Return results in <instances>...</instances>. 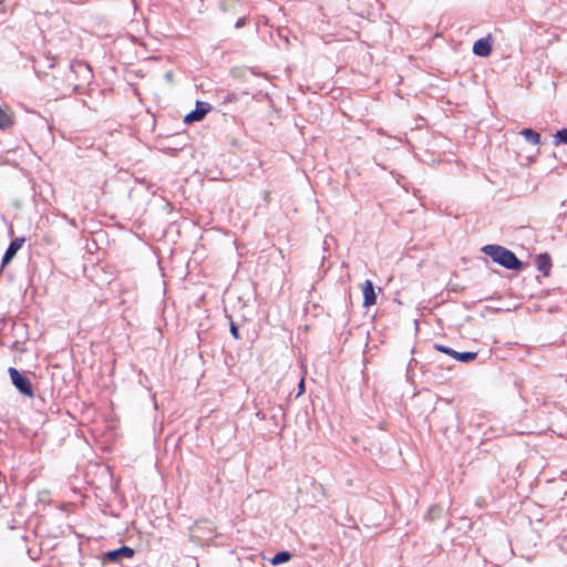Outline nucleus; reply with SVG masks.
Segmentation results:
<instances>
[{"mask_svg":"<svg viewBox=\"0 0 567 567\" xmlns=\"http://www.w3.org/2000/svg\"><path fill=\"white\" fill-rule=\"evenodd\" d=\"M482 251L506 269L518 270L523 266L516 255L503 246L486 245L482 248Z\"/></svg>","mask_w":567,"mask_h":567,"instance_id":"1","label":"nucleus"},{"mask_svg":"<svg viewBox=\"0 0 567 567\" xmlns=\"http://www.w3.org/2000/svg\"><path fill=\"white\" fill-rule=\"evenodd\" d=\"M9 374L13 385L20 393L28 398H32L34 395L32 384L27 377L21 374L16 368H9Z\"/></svg>","mask_w":567,"mask_h":567,"instance_id":"2","label":"nucleus"},{"mask_svg":"<svg viewBox=\"0 0 567 567\" xmlns=\"http://www.w3.org/2000/svg\"><path fill=\"white\" fill-rule=\"evenodd\" d=\"M24 240L25 239L23 237H18L10 243L9 247L7 248L2 257L1 269L4 268L14 258L18 250L21 249Z\"/></svg>","mask_w":567,"mask_h":567,"instance_id":"3","label":"nucleus"},{"mask_svg":"<svg viewBox=\"0 0 567 567\" xmlns=\"http://www.w3.org/2000/svg\"><path fill=\"white\" fill-rule=\"evenodd\" d=\"M210 110V105L205 102H197L196 110L192 111L185 116L186 123L202 121Z\"/></svg>","mask_w":567,"mask_h":567,"instance_id":"4","label":"nucleus"},{"mask_svg":"<svg viewBox=\"0 0 567 567\" xmlns=\"http://www.w3.org/2000/svg\"><path fill=\"white\" fill-rule=\"evenodd\" d=\"M492 52V41L491 38H483L475 41L473 45V53L477 56H488Z\"/></svg>","mask_w":567,"mask_h":567,"instance_id":"5","label":"nucleus"},{"mask_svg":"<svg viewBox=\"0 0 567 567\" xmlns=\"http://www.w3.org/2000/svg\"><path fill=\"white\" fill-rule=\"evenodd\" d=\"M362 292H363V305L364 307H370L375 305L377 302V293L374 291V287L371 280H365L362 285Z\"/></svg>","mask_w":567,"mask_h":567,"instance_id":"6","label":"nucleus"},{"mask_svg":"<svg viewBox=\"0 0 567 567\" xmlns=\"http://www.w3.org/2000/svg\"><path fill=\"white\" fill-rule=\"evenodd\" d=\"M134 555V550L131 547L122 546L117 549L110 550L105 554L107 560L118 561L122 556L131 558Z\"/></svg>","mask_w":567,"mask_h":567,"instance_id":"7","label":"nucleus"},{"mask_svg":"<svg viewBox=\"0 0 567 567\" xmlns=\"http://www.w3.org/2000/svg\"><path fill=\"white\" fill-rule=\"evenodd\" d=\"M537 269L545 276L549 275L551 268V260L547 254L537 256L536 259Z\"/></svg>","mask_w":567,"mask_h":567,"instance_id":"8","label":"nucleus"},{"mask_svg":"<svg viewBox=\"0 0 567 567\" xmlns=\"http://www.w3.org/2000/svg\"><path fill=\"white\" fill-rule=\"evenodd\" d=\"M12 114L0 106V130H8L13 125Z\"/></svg>","mask_w":567,"mask_h":567,"instance_id":"9","label":"nucleus"},{"mask_svg":"<svg viewBox=\"0 0 567 567\" xmlns=\"http://www.w3.org/2000/svg\"><path fill=\"white\" fill-rule=\"evenodd\" d=\"M519 134L523 135L524 138L533 145L540 144V135L532 128H524L519 132Z\"/></svg>","mask_w":567,"mask_h":567,"instance_id":"10","label":"nucleus"},{"mask_svg":"<svg viewBox=\"0 0 567 567\" xmlns=\"http://www.w3.org/2000/svg\"><path fill=\"white\" fill-rule=\"evenodd\" d=\"M477 357V353L476 352H471V351H466V352H457V351H454V354H453V358L461 361V362H470V361H473L475 360Z\"/></svg>","mask_w":567,"mask_h":567,"instance_id":"11","label":"nucleus"},{"mask_svg":"<svg viewBox=\"0 0 567 567\" xmlns=\"http://www.w3.org/2000/svg\"><path fill=\"white\" fill-rule=\"evenodd\" d=\"M291 558V554L289 551H279L271 558V564L277 566L284 563L289 561Z\"/></svg>","mask_w":567,"mask_h":567,"instance_id":"12","label":"nucleus"},{"mask_svg":"<svg viewBox=\"0 0 567 567\" xmlns=\"http://www.w3.org/2000/svg\"><path fill=\"white\" fill-rule=\"evenodd\" d=\"M561 143L567 144V130L566 128L559 130L554 136L555 145H559Z\"/></svg>","mask_w":567,"mask_h":567,"instance_id":"13","label":"nucleus"},{"mask_svg":"<svg viewBox=\"0 0 567 567\" xmlns=\"http://www.w3.org/2000/svg\"><path fill=\"white\" fill-rule=\"evenodd\" d=\"M434 349L442 352V353H445V354H449L451 357H453L454 354V351L453 349L446 347V346H443V344H439V343H435L434 346Z\"/></svg>","mask_w":567,"mask_h":567,"instance_id":"14","label":"nucleus"},{"mask_svg":"<svg viewBox=\"0 0 567 567\" xmlns=\"http://www.w3.org/2000/svg\"><path fill=\"white\" fill-rule=\"evenodd\" d=\"M230 333L235 339H239L238 328L234 323L230 326Z\"/></svg>","mask_w":567,"mask_h":567,"instance_id":"15","label":"nucleus"},{"mask_svg":"<svg viewBox=\"0 0 567 567\" xmlns=\"http://www.w3.org/2000/svg\"><path fill=\"white\" fill-rule=\"evenodd\" d=\"M237 100V96L235 93H227V95L225 96V102L226 103H231L234 101Z\"/></svg>","mask_w":567,"mask_h":567,"instance_id":"16","label":"nucleus"},{"mask_svg":"<svg viewBox=\"0 0 567 567\" xmlns=\"http://www.w3.org/2000/svg\"><path fill=\"white\" fill-rule=\"evenodd\" d=\"M246 17H241L237 20V22L235 23V28L239 29L241 27H244L246 24Z\"/></svg>","mask_w":567,"mask_h":567,"instance_id":"17","label":"nucleus"},{"mask_svg":"<svg viewBox=\"0 0 567 567\" xmlns=\"http://www.w3.org/2000/svg\"><path fill=\"white\" fill-rule=\"evenodd\" d=\"M199 528H200L199 523H196V524L194 525V527H192L190 532H192L193 537H197V535H196V534H197V532L199 530Z\"/></svg>","mask_w":567,"mask_h":567,"instance_id":"18","label":"nucleus"},{"mask_svg":"<svg viewBox=\"0 0 567 567\" xmlns=\"http://www.w3.org/2000/svg\"><path fill=\"white\" fill-rule=\"evenodd\" d=\"M303 391H305V381L301 380L300 383H299V393H298V395H300Z\"/></svg>","mask_w":567,"mask_h":567,"instance_id":"19","label":"nucleus"},{"mask_svg":"<svg viewBox=\"0 0 567 567\" xmlns=\"http://www.w3.org/2000/svg\"><path fill=\"white\" fill-rule=\"evenodd\" d=\"M256 416H257L258 419H260V420H265V417H266L265 413H262L261 411H258V412L256 413Z\"/></svg>","mask_w":567,"mask_h":567,"instance_id":"20","label":"nucleus"}]
</instances>
